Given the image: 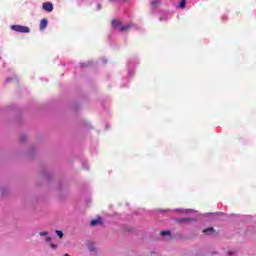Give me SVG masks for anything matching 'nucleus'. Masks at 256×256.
<instances>
[{
    "label": "nucleus",
    "instance_id": "6",
    "mask_svg": "<svg viewBox=\"0 0 256 256\" xmlns=\"http://www.w3.org/2000/svg\"><path fill=\"white\" fill-rule=\"evenodd\" d=\"M131 29V25H126V26H120V32L123 33L125 31H129Z\"/></svg>",
    "mask_w": 256,
    "mask_h": 256
},
{
    "label": "nucleus",
    "instance_id": "1",
    "mask_svg": "<svg viewBox=\"0 0 256 256\" xmlns=\"http://www.w3.org/2000/svg\"><path fill=\"white\" fill-rule=\"evenodd\" d=\"M11 29L12 31H16V33H30L31 31L29 27L21 25H12Z\"/></svg>",
    "mask_w": 256,
    "mask_h": 256
},
{
    "label": "nucleus",
    "instance_id": "9",
    "mask_svg": "<svg viewBox=\"0 0 256 256\" xmlns=\"http://www.w3.org/2000/svg\"><path fill=\"white\" fill-rule=\"evenodd\" d=\"M215 231V229L213 227H209L204 229L203 233H213Z\"/></svg>",
    "mask_w": 256,
    "mask_h": 256
},
{
    "label": "nucleus",
    "instance_id": "8",
    "mask_svg": "<svg viewBox=\"0 0 256 256\" xmlns=\"http://www.w3.org/2000/svg\"><path fill=\"white\" fill-rule=\"evenodd\" d=\"M160 4H161V1H159V0H152V1H151L152 7H157V6L160 5Z\"/></svg>",
    "mask_w": 256,
    "mask_h": 256
},
{
    "label": "nucleus",
    "instance_id": "7",
    "mask_svg": "<svg viewBox=\"0 0 256 256\" xmlns=\"http://www.w3.org/2000/svg\"><path fill=\"white\" fill-rule=\"evenodd\" d=\"M187 5V0H181L179 4L180 9H185V6Z\"/></svg>",
    "mask_w": 256,
    "mask_h": 256
},
{
    "label": "nucleus",
    "instance_id": "12",
    "mask_svg": "<svg viewBox=\"0 0 256 256\" xmlns=\"http://www.w3.org/2000/svg\"><path fill=\"white\" fill-rule=\"evenodd\" d=\"M45 235H49V232H46V231L40 232V236L41 237H45Z\"/></svg>",
    "mask_w": 256,
    "mask_h": 256
},
{
    "label": "nucleus",
    "instance_id": "2",
    "mask_svg": "<svg viewBox=\"0 0 256 256\" xmlns=\"http://www.w3.org/2000/svg\"><path fill=\"white\" fill-rule=\"evenodd\" d=\"M42 8L44 11H47V13H51L53 11V3L44 2L42 5Z\"/></svg>",
    "mask_w": 256,
    "mask_h": 256
},
{
    "label": "nucleus",
    "instance_id": "17",
    "mask_svg": "<svg viewBox=\"0 0 256 256\" xmlns=\"http://www.w3.org/2000/svg\"><path fill=\"white\" fill-rule=\"evenodd\" d=\"M123 1H127V0H123Z\"/></svg>",
    "mask_w": 256,
    "mask_h": 256
},
{
    "label": "nucleus",
    "instance_id": "16",
    "mask_svg": "<svg viewBox=\"0 0 256 256\" xmlns=\"http://www.w3.org/2000/svg\"><path fill=\"white\" fill-rule=\"evenodd\" d=\"M111 3H113V1H115V0H109Z\"/></svg>",
    "mask_w": 256,
    "mask_h": 256
},
{
    "label": "nucleus",
    "instance_id": "4",
    "mask_svg": "<svg viewBox=\"0 0 256 256\" xmlns=\"http://www.w3.org/2000/svg\"><path fill=\"white\" fill-rule=\"evenodd\" d=\"M47 25H48V21H47V18H44L41 20L40 22V31H43L45 29H47Z\"/></svg>",
    "mask_w": 256,
    "mask_h": 256
},
{
    "label": "nucleus",
    "instance_id": "13",
    "mask_svg": "<svg viewBox=\"0 0 256 256\" xmlns=\"http://www.w3.org/2000/svg\"><path fill=\"white\" fill-rule=\"evenodd\" d=\"M52 249H57V245L51 244Z\"/></svg>",
    "mask_w": 256,
    "mask_h": 256
},
{
    "label": "nucleus",
    "instance_id": "5",
    "mask_svg": "<svg viewBox=\"0 0 256 256\" xmlns=\"http://www.w3.org/2000/svg\"><path fill=\"white\" fill-rule=\"evenodd\" d=\"M112 27L115 28V27H121V21L119 20H112Z\"/></svg>",
    "mask_w": 256,
    "mask_h": 256
},
{
    "label": "nucleus",
    "instance_id": "10",
    "mask_svg": "<svg viewBox=\"0 0 256 256\" xmlns=\"http://www.w3.org/2000/svg\"><path fill=\"white\" fill-rule=\"evenodd\" d=\"M56 235H58V237H60V239H63V231L56 230Z\"/></svg>",
    "mask_w": 256,
    "mask_h": 256
},
{
    "label": "nucleus",
    "instance_id": "15",
    "mask_svg": "<svg viewBox=\"0 0 256 256\" xmlns=\"http://www.w3.org/2000/svg\"><path fill=\"white\" fill-rule=\"evenodd\" d=\"M181 221H189V218H184Z\"/></svg>",
    "mask_w": 256,
    "mask_h": 256
},
{
    "label": "nucleus",
    "instance_id": "11",
    "mask_svg": "<svg viewBox=\"0 0 256 256\" xmlns=\"http://www.w3.org/2000/svg\"><path fill=\"white\" fill-rule=\"evenodd\" d=\"M160 235H162L164 237V235H171L170 231H162L160 232Z\"/></svg>",
    "mask_w": 256,
    "mask_h": 256
},
{
    "label": "nucleus",
    "instance_id": "14",
    "mask_svg": "<svg viewBox=\"0 0 256 256\" xmlns=\"http://www.w3.org/2000/svg\"><path fill=\"white\" fill-rule=\"evenodd\" d=\"M46 241H47V242L51 241V237H47V238H46Z\"/></svg>",
    "mask_w": 256,
    "mask_h": 256
},
{
    "label": "nucleus",
    "instance_id": "3",
    "mask_svg": "<svg viewBox=\"0 0 256 256\" xmlns=\"http://www.w3.org/2000/svg\"><path fill=\"white\" fill-rule=\"evenodd\" d=\"M90 225H91L92 227H95L96 225H103V218L98 217L97 219L92 220V221L90 222Z\"/></svg>",
    "mask_w": 256,
    "mask_h": 256
}]
</instances>
